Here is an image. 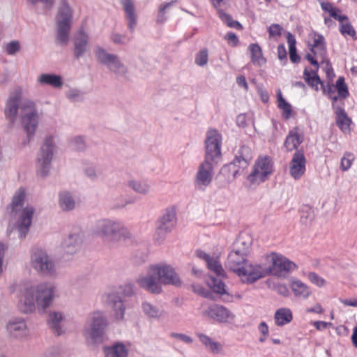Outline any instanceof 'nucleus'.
<instances>
[{
    "label": "nucleus",
    "mask_w": 357,
    "mask_h": 357,
    "mask_svg": "<svg viewBox=\"0 0 357 357\" xmlns=\"http://www.w3.org/2000/svg\"><path fill=\"white\" fill-rule=\"evenodd\" d=\"M20 307L24 313L33 312L36 303L39 310H45L57 296L56 287L50 282H43L37 286L22 284L20 287Z\"/></svg>",
    "instance_id": "obj_1"
},
{
    "label": "nucleus",
    "mask_w": 357,
    "mask_h": 357,
    "mask_svg": "<svg viewBox=\"0 0 357 357\" xmlns=\"http://www.w3.org/2000/svg\"><path fill=\"white\" fill-rule=\"evenodd\" d=\"M248 256L236 252L231 248L229 252L225 266L236 273L244 283L252 284L261 278L260 266H254L247 259Z\"/></svg>",
    "instance_id": "obj_2"
},
{
    "label": "nucleus",
    "mask_w": 357,
    "mask_h": 357,
    "mask_svg": "<svg viewBox=\"0 0 357 357\" xmlns=\"http://www.w3.org/2000/svg\"><path fill=\"white\" fill-rule=\"evenodd\" d=\"M93 232L109 245H113L122 238L132 237L130 231L121 222L111 219L98 220L93 227Z\"/></svg>",
    "instance_id": "obj_3"
},
{
    "label": "nucleus",
    "mask_w": 357,
    "mask_h": 357,
    "mask_svg": "<svg viewBox=\"0 0 357 357\" xmlns=\"http://www.w3.org/2000/svg\"><path fill=\"white\" fill-rule=\"evenodd\" d=\"M30 265L40 276L54 278L58 275L55 259L47 250L41 248H35L31 250Z\"/></svg>",
    "instance_id": "obj_4"
},
{
    "label": "nucleus",
    "mask_w": 357,
    "mask_h": 357,
    "mask_svg": "<svg viewBox=\"0 0 357 357\" xmlns=\"http://www.w3.org/2000/svg\"><path fill=\"white\" fill-rule=\"evenodd\" d=\"M252 151L248 146H241L236 151L234 160L222 167L221 172L228 178L234 179L241 174L252 160Z\"/></svg>",
    "instance_id": "obj_5"
},
{
    "label": "nucleus",
    "mask_w": 357,
    "mask_h": 357,
    "mask_svg": "<svg viewBox=\"0 0 357 357\" xmlns=\"http://www.w3.org/2000/svg\"><path fill=\"white\" fill-rule=\"evenodd\" d=\"M107 326V319L102 312H93L89 317V326L83 331L86 341H91L95 344L102 343L105 337Z\"/></svg>",
    "instance_id": "obj_6"
},
{
    "label": "nucleus",
    "mask_w": 357,
    "mask_h": 357,
    "mask_svg": "<svg viewBox=\"0 0 357 357\" xmlns=\"http://www.w3.org/2000/svg\"><path fill=\"white\" fill-rule=\"evenodd\" d=\"M20 117L22 126L26 134L27 141L23 144H26L33 139L39 121L38 114L32 101L25 100L20 105Z\"/></svg>",
    "instance_id": "obj_7"
},
{
    "label": "nucleus",
    "mask_w": 357,
    "mask_h": 357,
    "mask_svg": "<svg viewBox=\"0 0 357 357\" xmlns=\"http://www.w3.org/2000/svg\"><path fill=\"white\" fill-rule=\"evenodd\" d=\"M270 264L268 267L260 266L261 278L267 275H273L278 277H285L291 271L296 268V265L285 257L276 253H271L266 257Z\"/></svg>",
    "instance_id": "obj_8"
},
{
    "label": "nucleus",
    "mask_w": 357,
    "mask_h": 357,
    "mask_svg": "<svg viewBox=\"0 0 357 357\" xmlns=\"http://www.w3.org/2000/svg\"><path fill=\"white\" fill-rule=\"evenodd\" d=\"M73 13L66 1H62L56 16V43L61 45H66L69 40V33L72 24Z\"/></svg>",
    "instance_id": "obj_9"
},
{
    "label": "nucleus",
    "mask_w": 357,
    "mask_h": 357,
    "mask_svg": "<svg viewBox=\"0 0 357 357\" xmlns=\"http://www.w3.org/2000/svg\"><path fill=\"white\" fill-rule=\"evenodd\" d=\"M95 56L99 63L105 66L116 77H126L128 74L127 66L121 61L118 55L109 54L104 48L97 47Z\"/></svg>",
    "instance_id": "obj_10"
},
{
    "label": "nucleus",
    "mask_w": 357,
    "mask_h": 357,
    "mask_svg": "<svg viewBox=\"0 0 357 357\" xmlns=\"http://www.w3.org/2000/svg\"><path fill=\"white\" fill-rule=\"evenodd\" d=\"M53 139L52 137H47L40 146L36 158L37 171L42 177H45L49 174L53 158Z\"/></svg>",
    "instance_id": "obj_11"
},
{
    "label": "nucleus",
    "mask_w": 357,
    "mask_h": 357,
    "mask_svg": "<svg viewBox=\"0 0 357 357\" xmlns=\"http://www.w3.org/2000/svg\"><path fill=\"white\" fill-rule=\"evenodd\" d=\"M176 223V213L174 206L167 207L161 218L157 222L155 229V240L162 243L166 234L171 232Z\"/></svg>",
    "instance_id": "obj_12"
},
{
    "label": "nucleus",
    "mask_w": 357,
    "mask_h": 357,
    "mask_svg": "<svg viewBox=\"0 0 357 357\" xmlns=\"http://www.w3.org/2000/svg\"><path fill=\"white\" fill-rule=\"evenodd\" d=\"M205 144V159L215 162L221 156L222 136L215 129L206 132Z\"/></svg>",
    "instance_id": "obj_13"
},
{
    "label": "nucleus",
    "mask_w": 357,
    "mask_h": 357,
    "mask_svg": "<svg viewBox=\"0 0 357 357\" xmlns=\"http://www.w3.org/2000/svg\"><path fill=\"white\" fill-rule=\"evenodd\" d=\"M273 173V162L268 157L259 158L255 162L254 169L248 176V180L252 184L265 181Z\"/></svg>",
    "instance_id": "obj_14"
},
{
    "label": "nucleus",
    "mask_w": 357,
    "mask_h": 357,
    "mask_svg": "<svg viewBox=\"0 0 357 357\" xmlns=\"http://www.w3.org/2000/svg\"><path fill=\"white\" fill-rule=\"evenodd\" d=\"M137 283L141 288L151 294H159L162 292V287L153 265L149 266L146 275L137 278Z\"/></svg>",
    "instance_id": "obj_15"
},
{
    "label": "nucleus",
    "mask_w": 357,
    "mask_h": 357,
    "mask_svg": "<svg viewBox=\"0 0 357 357\" xmlns=\"http://www.w3.org/2000/svg\"><path fill=\"white\" fill-rule=\"evenodd\" d=\"M160 284L180 287L181 280L175 269L170 265H153Z\"/></svg>",
    "instance_id": "obj_16"
},
{
    "label": "nucleus",
    "mask_w": 357,
    "mask_h": 357,
    "mask_svg": "<svg viewBox=\"0 0 357 357\" xmlns=\"http://www.w3.org/2000/svg\"><path fill=\"white\" fill-rule=\"evenodd\" d=\"M213 175V162L204 160L198 167L195 179V187L199 190H204L211 184Z\"/></svg>",
    "instance_id": "obj_17"
},
{
    "label": "nucleus",
    "mask_w": 357,
    "mask_h": 357,
    "mask_svg": "<svg viewBox=\"0 0 357 357\" xmlns=\"http://www.w3.org/2000/svg\"><path fill=\"white\" fill-rule=\"evenodd\" d=\"M307 160L302 150H297L289 162V174L295 180L300 179L306 170Z\"/></svg>",
    "instance_id": "obj_18"
},
{
    "label": "nucleus",
    "mask_w": 357,
    "mask_h": 357,
    "mask_svg": "<svg viewBox=\"0 0 357 357\" xmlns=\"http://www.w3.org/2000/svg\"><path fill=\"white\" fill-rule=\"evenodd\" d=\"M207 315L219 323H227L234 319V314L221 305H212L206 310Z\"/></svg>",
    "instance_id": "obj_19"
},
{
    "label": "nucleus",
    "mask_w": 357,
    "mask_h": 357,
    "mask_svg": "<svg viewBox=\"0 0 357 357\" xmlns=\"http://www.w3.org/2000/svg\"><path fill=\"white\" fill-rule=\"evenodd\" d=\"M6 328L10 337L15 339L22 340L29 334L26 324L22 318L10 319L7 324Z\"/></svg>",
    "instance_id": "obj_20"
},
{
    "label": "nucleus",
    "mask_w": 357,
    "mask_h": 357,
    "mask_svg": "<svg viewBox=\"0 0 357 357\" xmlns=\"http://www.w3.org/2000/svg\"><path fill=\"white\" fill-rule=\"evenodd\" d=\"M34 208L31 206H26L22 211L17 220V230L21 239L26 237L31 224Z\"/></svg>",
    "instance_id": "obj_21"
},
{
    "label": "nucleus",
    "mask_w": 357,
    "mask_h": 357,
    "mask_svg": "<svg viewBox=\"0 0 357 357\" xmlns=\"http://www.w3.org/2000/svg\"><path fill=\"white\" fill-rule=\"evenodd\" d=\"M83 242V234L79 229L70 232L65 239L63 247L67 254L76 253L81 248Z\"/></svg>",
    "instance_id": "obj_22"
},
{
    "label": "nucleus",
    "mask_w": 357,
    "mask_h": 357,
    "mask_svg": "<svg viewBox=\"0 0 357 357\" xmlns=\"http://www.w3.org/2000/svg\"><path fill=\"white\" fill-rule=\"evenodd\" d=\"M20 95L17 93L10 95L6 102L4 114L11 126L15 122L18 110L20 109Z\"/></svg>",
    "instance_id": "obj_23"
},
{
    "label": "nucleus",
    "mask_w": 357,
    "mask_h": 357,
    "mask_svg": "<svg viewBox=\"0 0 357 357\" xmlns=\"http://www.w3.org/2000/svg\"><path fill=\"white\" fill-rule=\"evenodd\" d=\"M303 142V135L298 127L289 130L284 142V146L287 151L296 150Z\"/></svg>",
    "instance_id": "obj_24"
},
{
    "label": "nucleus",
    "mask_w": 357,
    "mask_h": 357,
    "mask_svg": "<svg viewBox=\"0 0 357 357\" xmlns=\"http://www.w3.org/2000/svg\"><path fill=\"white\" fill-rule=\"evenodd\" d=\"M252 245V238L248 234H241L232 245L231 248L236 252L248 256Z\"/></svg>",
    "instance_id": "obj_25"
},
{
    "label": "nucleus",
    "mask_w": 357,
    "mask_h": 357,
    "mask_svg": "<svg viewBox=\"0 0 357 357\" xmlns=\"http://www.w3.org/2000/svg\"><path fill=\"white\" fill-rule=\"evenodd\" d=\"M107 302L112 307L116 319L122 320L124 317L125 306L121 298L116 294H108Z\"/></svg>",
    "instance_id": "obj_26"
},
{
    "label": "nucleus",
    "mask_w": 357,
    "mask_h": 357,
    "mask_svg": "<svg viewBox=\"0 0 357 357\" xmlns=\"http://www.w3.org/2000/svg\"><path fill=\"white\" fill-rule=\"evenodd\" d=\"M89 36L83 31L77 33L74 38V54L76 59L81 57L86 51Z\"/></svg>",
    "instance_id": "obj_27"
},
{
    "label": "nucleus",
    "mask_w": 357,
    "mask_h": 357,
    "mask_svg": "<svg viewBox=\"0 0 357 357\" xmlns=\"http://www.w3.org/2000/svg\"><path fill=\"white\" fill-rule=\"evenodd\" d=\"M333 109L337 116L336 124L340 129L344 132L350 131V126L351 120L349 118L344 109L338 105H333Z\"/></svg>",
    "instance_id": "obj_28"
},
{
    "label": "nucleus",
    "mask_w": 357,
    "mask_h": 357,
    "mask_svg": "<svg viewBox=\"0 0 357 357\" xmlns=\"http://www.w3.org/2000/svg\"><path fill=\"white\" fill-rule=\"evenodd\" d=\"M76 202L71 192L61 191L59 193V206L61 211L67 212L75 208Z\"/></svg>",
    "instance_id": "obj_29"
},
{
    "label": "nucleus",
    "mask_w": 357,
    "mask_h": 357,
    "mask_svg": "<svg viewBox=\"0 0 357 357\" xmlns=\"http://www.w3.org/2000/svg\"><path fill=\"white\" fill-rule=\"evenodd\" d=\"M128 186L135 192L141 195H147L151 192V185L145 180L131 179L128 181Z\"/></svg>",
    "instance_id": "obj_30"
},
{
    "label": "nucleus",
    "mask_w": 357,
    "mask_h": 357,
    "mask_svg": "<svg viewBox=\"0 0 357 357\" xmlns=\"http://www.w3.org/2000/svg\"><path fill=\"white\" fill-rule=\"evenodd\" d=\"M122 3L128 22V29L132 33L137 24L133 3L131 0H123Z\"/></svg>",
    "instance_id": "obj_31"
},
{
    "label": "nucleus",
    "mask_w": 357,
    "mask_h": 357,
    "mask_svg": "<svg viewBox=\"0 0 357 357\" xmlns=\"http://www.w3.org/2000/svg\"><path fill=\"white\" fill-rule=\"evenodd\" d=\"M275 324L282 326L290 323L293 319L291 311L289 308L282 307L276 310L274 314Z\"/></svg>",
    "instance_id": "obj_32"
},
{
    "label": "nucleus",
    "mask_w": 357,
    "mask_h": 357,
    "mask_svg": "<svg viewBox=\"0 0 357 357\" xmlns=\"http://www.w3.org/2000/svg\"><path fill=\"white\" fill-rule=\"evenodd\" d=\"M196 335L200 342L212 353L215 354L221 353L222 345L219 342L213 341L210 337L201 333H197Z\"/></svg>",
    "instance_id": "obj_33"
},
{
    "label": "nucleus",
    "mask_w": 357,
    "mask_h": 357,
    "mask_svg": "<svg viewBox=\"0 0 357 357\" xmlns=\"http://www.w3.org/2000/svg\"><path fill=\"white\" fill-rule=\"evenodd\" d=\"M38 80L41 84L50 85L54 88H61L63 86L61 77L54 74H41Z\"/></svg>",
    "instance_id": "obj_34"
},
{
    "label": "nucleus",
    "mask_w": 357,
    "mask_h": 357,
    "mask_svg": "<svg viewBox=\"0 0 357 357\" xmlns=\"http://www.w3.org/2000/svg\"><path fill=\"white\" fill-rule=\"evenodd\" d=\"M311 52L314 54L324 56L326 52L325 39L322 35L314 33Z\"/></svg>",
    "instance_id": "obj_35"
},
{
    "label": "nucleus",
    "mask_w": 357,
    "mask_h": 357,
    "mask_svg": "<svg viewBox=\"0 0 357 357\" xmlns=\"http://www.w3.org/2000/svg\"><path fill=\"white\" fill-rule=\"evenodd\" d=\"M291 288L296 297L303 299L307 298L311 294L308 287L300 280L292 282Z\"/></svg>",
    "instance_id": "obj_36"
},
{
    "label": "nucleus",
    "mask_w": 357,
    "mask_h": 357,
    "mask_svg": "<svg viewBox=\"0 0 357 357\" xmlns=\"http://www.w3.org/2000/svg\"><path fill=\"white\" fill-rule=\"evenodd\" d=\"M63 319V316L61 313L57 312H51L49 314L47 322L48 325L53 331V332L56 334V335H60L61 334V328L60 326V324Z\"/></svg>",
    "instance_id": "obj_37"
},
{
    "label": "nucleus",
    "mask_w": 357,
    "mask_h": 357,
    "mask_svg": "<svg viewBox=\"0 0 357 357\" xmlns=\"http://www.w3.org/2000/svg\"><path fill=\"white\" fill-rule=\"evenodd\" d=\"M105 357H127L128 351L121 343H116L112 347L105 349Z\"/></svg>",
    "instance_id": "obj_38"
},
{
    "label": "nucleus",
    "mask_w": 357,
    "mask_h": 357,
    "mask_svg": "<svg viewBox=\"0 0 357 357\" xmlns=\"http://www.w3.org/2000/svg\"><path fill=\"white\" fill-rule=\"evenodd\" d=\"M303 77L305 82L315 91H319L318 85H321L322 81L320 79L316 71H309L307 68L304 70Z\"/></svg>",
    "instance_id": "obj_39"
},
{
    "label": "nucleus",
    "mask_w": 357,
    "mask_h": 357,
    "mask_svg": "<svg viewBox=\"0 0 357 357\" xmlns=\"http://www.w3.org/2000/svg\"><path fill=\"white\" fill-rule=\"evenodd\" d=\"M249 49L251 52V61L255 65L261 66L266 62V59L262 55L261 47L257 44H251L249 46Z\"/></svg>",
    "instance_id": "obj_40"
},
{
    "label": "nucleus",
    "mask_w": 357,
    "mask_h": 357,
    "mask_svg": "<svg viewBox=\"0 0 357 357\" xmlns=\"http://www.w3.org/2000/svg\"><path fill=\"white\" fill-rule=\"evenodd\" d=\"M301 222L305 225L312 223L314 219V211L309 205H303L300 209Z\"/></svg>",
    "instance_id": "obj_41"
},
{
    "label": "nucleus",
    "mask_w": 357,
    "mask_h": 357,
    "mask_svg": "<svg viewBox=\"0 0 357 357\" xmlns=\"http://www.w3.org/2000/svg\"><path fill=\"white\" fill-rule=\"evenodd\" d=\"M321 6L324 11L328 13L331 17L340 22L348 20V17L346 15H339L338 13H340V10L338 8L333 7L329 2H322L321 3Z\"/></svg>",
    "instance_id": "obj_42"
},
{
    "label": "nucleus",
    "mask_w": 357,
    "mask_h": 357,
    "mask_svg": "<svg viewBox=\"0 0 357 357\" xmlns=\"http://www.w3.org/2000/svg\"><path fill=\"white\" fill-rule=\"evenodd\" d=\"M287 39L289 44V53L290 60L292 63H297L300 61L301 58L296 53V39L291 33H287Z\"/></svg>",
    "instance_id": "obj_43"
},
{
    "label": "nucleus",
    "mask_w": 357,
    "mask_h": 357,
    "mask_svg": "<svg viewBox=\"0 0 357 357\" xmlns=\"http://www.w3.org/2000/svg\"><path fill=\"white\" fill-rule=\"evenodd\" d=\"M208 284L214 292L221 295L227 294L225 289V284L221 279L211 276L208 281Z\"/></svg>",
    "instance_id": "obj_44"
},
{
    "label": "nucleus",
    "mask_w": 357,
    "mask_h": 357,
    "mask_svg": "<svg viewBox=\"0 0 357 357\" xmlns=\"http://www.w3.org/2000/svg\"><path fill=\"white\" fill-rule=\"evenodd\" d=\"M142 307L144 313L150 318H158L162 314V311L157 306L150 303L144 302Z\"/></svg>",
    "instance_id": "obj_45"
},
{
    "label": "nucleus",
    "mask_w": 357,
    "mask_h": 357,
    "mask_svg": "<svg viewBox=\"0 0 357 357\" xmlns=\"http://www.w3.org/2000/svg\"><path fill=\"white\" fill-rule=\"evenodd\" d=\"M218 14L220 19L228 26L238 30L242 29V25L238 21L234 20L230 15L225 13L222 10L218 9Z\"/></svg>",
    "instance_id": "obj_46"
},
{
    "label": "nucleus",
    "mask_w": 357,
    "mask_h": 357,
    "mask_svg": "<svg viewBox=\"0 0 357 357\" xmlns=\"http://www.w3.org/2000/svg\"><path fill=\"white\" fill-rule=\"evenodd\" d=\"M208 268L214 273L218 277H224L225 275V270L223 269L221 264L218 259L212 257L206 263Z\"/></svg>",
    "instance_id": "obj_47"
},
{
    "label": "nucleus",
    "mask_w": 357,
    "mask_h": 357,
    "mask_svg": "<svg viewBox=\"0 0 357 357\" xmlns=\"http://www.w3.org/2000/svg\"><path fill=\"white\" fill-rule=\"evenodd\" d=\"M335 89L340 98L345 99L349 96L348 87L343 77H338L336 81Z\"/></svg>",
    "instance_id": "obj_48"
},
{
    "label": "nucleus",
    "mask_w": 357,
    "mask_h": 357,
    "mask_svg": "<svg viewBox=\"0 0 357 357\" xmlns=\"http://www.w3.org/2000/svg\"><path fill=\"white\" fill-rule=\"evenodd\" d=\"M25 197L24 190L20 188L15 192L11 203L12 210L15 211L18 207H22L24 203Z\"/></svg>",
    "instance_id": "obj_49"
},
{
    "label": "nucleus",
    "mask_w": 357,
    "mask_h": 357,
    "mask_svg": "<svg viewBox=\"0 0 357 357\" xmlns=\"http://www.w3.org/2000/svg\"><path fill=\"white\" fill-rule=\"evenodd\" d=\"M278 107L283 110L285 119H289L291 113V106L283 98L280 92L278 95Z\"/></svg>",
    "instance_id": "obj_50"
},
{
    "label": "nucleus",
    "mask_w": 357,
    "mask_h": 357,
    "mask_svg": "<svg viewBox=\"0 0 357 357\" xmlns=\"http://www.w3.org/2000/svg\"><path fill=\"white\" fill-rule=\"evenodd\" d=\"M208 54L206 48L199 50L195 55V63L199 66H204L207 64Z\"/></svg>",
    "instance_id": "obj_51"
},
{
    "label": "nucleus",
    "mask_w": 357,
    "mask_h": 357,
    "mask_svg": "<svg viewBox=\"0 0 357 357\" xmlns=\"http://www.w3.org/2000/svg\"><path fill=\"white\" fill-rule=\"evenodd\" d=\"M340 31L343 36L348 35L355 40L357 39L356 31L350 23L341 24Z\"/></svg>",
    "instance_id": "obj_52"
},
{
    "label": "nucleus",
    "mask_w": 357,
    "mask_h": 357,
    "mask_svg": "<svg viewBox=\"0 0 357 357\" xmlns=\"http://www.w3.org/2000/svg\"><path fill=\"white\" fill-rule=\"evenodd\" d=\"M84 93L77 89H70L66 92V97L71 101L79 102L83 100Z\"/></svg>",
    "instance_id": "obj_53"
},
{
    "label": "nucleus",
    "mask_w": 357,
    "mask_h": 357,
    "mask_svg": "<svg viewBox=\"0 0 357 357\" xmlns=\"http://www.w3.org/2000/svg\"><path fill=\"white\" fill-rule=\"evenodd\" d=\"M354 160V157L351 153H344V156L342 157V158L341 160V163H340L341 169L343 171L348 170L351 167Z\"/></svg>",
    "instance_id": "obj_54"
},
{
    "label": "nucleus",
    "mask_w": 357,
    "mask_h": 357,
    "mask_svg": "<svg viewBox=\"0 0 357 357\" xmlns=\"http://www.w3.org/2000/svg\"><path fill=\"white\" fill-rule=\"evenodd\" d=\"M307 278L312 283L319 287H323L326 283L325 280L314 272H310L307 275Z\"/></svg>",
    "instance_id": "obj_55"
},
{
    "label": "nucleus",
    "mask_w": 357,
    "mask_h": 357,
    "mask_svg": "<svg viewBox=\"0 0 357 357\" xmlns=\"http://www.w3.org/2000/svg\"><path fill=\"white\" fill-rule=\"evenodd\" d=\"M20 50V45L17 40H12L9 42L6 46V51L9 55H13L19 52Z\"/></svg>",
    "instance_id": "obj_56"
},
{
    "label": "nucleus",
    "mask_w": 357,
    "mask_h": 357,
    "mask_svg": "<svg viewBox=\"0 0 357 357\" xmlns=\"http://www.w3.org/2000/svg\"><path fill=\"white\" fill-rule=\"evenodd\" d=\"M174 3V1L167 2L165 4L162 5L159 8V13L157 22L159 23H162L165 21L166 18L165 17V13L166 9L172 6Z\"/></svg>",
    "instance_id": "obj_57"
},
{
    "label": "nucleus",
    "mask_w": 357,
    "mask_h": 357,
    "mask_svg": "<svg viewBox=\"0 0 357 357\" xmlns=\"http://www.w3.org/2000/svg\"><path fill=\"white\" fill-rule=\"evenodd\" d=\"M84 172L85 175L91 180L95 181L99 176V172L93 166H87L84 168Z\"/></svg>",
    "instance_id": "obj_58"
},
{
    "label": "nucleus",
    "mask_w": 357,
    "mask_h": 357,
    "mask_svg": "<svg viewBox=\"0 0 357 357\" xmlns=\"http://www.w3.org/2000/svg\"><path fill=\"white\" fill-rule=\"evenodd\" d=\"M72 146L73 148L78 151H82L85 149V142L82 137L78 136L75 137L72 141Z\"/></svg>",
    "instance_id": "obj_59"
},
{
    "label": "nucleus",
    "mask_w": 357,
    "mask_h": 357,
    "mask_svg": "<svg viewBox=\"0 0 357 357\" xmlns=\"http://www.w3.org/2000/svg\"><path fill=\"white\" fill-rule=\"evenodd\" d=\"M170 336L186 344H191L193 342L192 337L183 333H172Z\"/></svg>",
    "instance_id": "obj_60"
},
{
    "label": "nucleus",
    "mask_w": 357,
    "mask_h": 357,
    "mask_svg": "<svg viewBox=\"0 0 357 357\" xmlns=\"http://www.w3.org/2000/svg\"><path fill=\"white\" fill-rule=\"evenodd\" d=\"M323 93L328 96V97H331L332 95L335 94V86L330 83H328L326 85L322 82L321 85Z\"/></svg>",
    "instance_id": "obj_61"
},
{
    "label": "nucleus",
    "mask_w": 357,
    "mask_h": 357,
    "mask_svg": "<svg viewBox=\"0 0 357 357\" xmlns=\"http://www.w3.org/2000/svg\"><path fill=\"white\" fill-rule=\"evenodd\" d=\"M281 31L282 27L278 24H272L268 29L270 36H280Z\"/></svg>",
    "instance_id": "obj_62"
},
{
    "label": "nucleus",
    "mask_w": 357,
    "mask_h": 357,
    "mask_svg": "<svg viewBox=\"0 0 357 357\" xmlns=\"http://www.w3.org/2000/svg\"><path fill=\"white\" fill-rule=\"evenodd\" d=\"M277 51L278 59L280 61H287V52L283 44H280L278 46Z\"/></svg>",
    "instance_id": "obj_63"
},
{
    "label": "nucleus",
    "mask_w": 357,
    "mask_h": 357,
    "mask_svg": "<svg viewBox=\"0 0 357 357\" xmlns=\"http://www.w3.org/2000/svg\"><path fill=\"white\" fill-rule=\"evenodd\" d=\"M225 39L227 40V42L229 43H232L234 46H236L237 45V44L238 43V37L237 36L233 33V32H229L226 36H225Z\"/></svg>",
    "instance_id": "obj_64"
}]
</instances>
